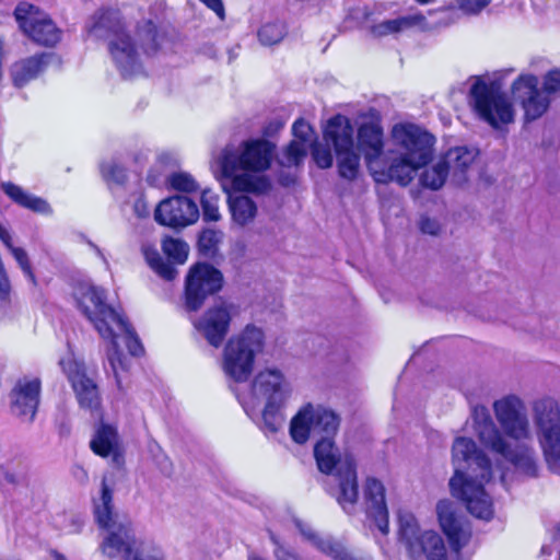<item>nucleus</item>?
<instances>
[{
    "label": "nucleus",
    "mask_w": 560,
    "mask_h": 560,
    "mask_svg": "<svg viewBox=\"0 0 560 560\" xmlns=\"http://www.w3.org/2000/svg\"><path fill=\"white\" fill-rule=\"evenodd\" d=\"M494 423L483 405L471 408L470 418L480 444L526 478H537L539 462L534 446L533 431L525 402L516 395H508L493 402Z\"/></svg>",
    "instance_id": "f257e3e1"
},
{
    "label": "nucleus",
    "mask_w": 560,
    "mask_h": 560,
    "mask_svg": "<svg viewBox=\"0 0 560 560\" xmlns=\"http://www.w3.org/2000/svg\"><path fill=\"white\" fill-rule=\"evenodd\" d=\"M454 476L450 479L451 492L460 499L468 512L477 518L490 520L493 505L485 485L492 478L489 456L469 438L455 439L452 447Z\"/></svg>",
    "instance_id": "f03ea898"
},
{
    "label": "nucleus",
    "mask_w": 560,
    "mask_h": 560,
    "mask_svg": "<svg viewBox=\"0 0 560 560\" xmlns=\"http://www.w3.org/2000/svg\"><path fill=\"white\" fill-rule=\"evenodd\" d=\"M275 145L267 140H249L241 145H226L220 158L222 187L228 191L226 182L231 189L238 192H250L262 196L271 190V182L266 175L248 173L237 174L240 171L261 172L270 166Z\"/></svg>",
    "instance_id": "7ed1b4c3"
},
{
    "label": "nucleus",
    "mask_w": 560,
    "mask_h": 560,
    "mask_svg": "<svg viewBox=\"0 0 560 560\" xmlns=\"http://www.w3.org/2000/svg\"><path fill=\"white\" fill-rule=\"evenodd\" d=\"M392 137L399 148V155L392 158L388 165L383 160L371 171V175L376 183L396 182L407 186L416 172L431 161L435 139L412 124L394 126Z\"/></svg>",
    "instance_id": "20e7f679"
},
{
    "label": "nucleus",
    "mask_w": 560,
    "mask_h": 560,
    "mask_svg": "<svg viewBox=\"0 0 560 560\" xmlns=\"http://www.w3.org/2000/svg\"><path fill=\"white\" fill-rule=\"evenodd\" d=\"M113 489L103 478L101 495L94 500V515L97 524L108 530L101 549L110 558L120 560H165L162 548L150 540L138 539L129 524L117 523L114 515Z\"/></svg>",
    "instance_id": "39448f33"
},
{
    "label": "nucleus",
    "mask_w": 560,
    "mask_h": 560,
    "mask_svg": "<svg viewBox=\"0 0 560 560\" xmlns=\"http://www.w3.org/2000/svg\"><path fill=\"white\" fill-rule=\"evenodd\" d=\"M314 457L319 471L331 476L327 492L346 513L351 514L359 498L354 459L348 454L342 456L329 436H322L316 442Z\"/></svg>",
    "instance_id": "423d86ee"
},
{
    "label": "nucleus",
    "mask_w": 560,
    "mask_h": 560,
    "mask_svg": "<svg viewBox=\"0 0 560 560\" xmlns=\"http://www.w3.org/2000/svg\"><path fill=\"white\" fill-rule=\"evenodd\" d=\"M72 295L81 313L93 324L100 336L109 341L106 350L107 362L116 370L117 362L121 364V358L117 353L112 322L119 313L106 302L105 291L89 281L78 282L73 287Z\"/></svg>",
    "instance_id": "0eeeda50"
},
{
    "label": "nucleus",
    "mask_w": 560,
    "mask_h": 560,
    "mask_svg": "<svg viewBox=\"0 0 560 560\" xmlns=\"http://www.w3.org/2000/svg\"><path fill=\"white\" fill-rule=\"evenodd\" d=\"M535 433L547 469L560 477V406L550 397L532 406Z\"/></svg>",
    "instance_id": "6e6552de"
},
{
    "label": "nucleus",
    "mask_w": 560,
    "mask_h": 560,
    "mask_svg": "<svg viewBox=\"0 0 560 560\" xmlns=\"http://www.w3.org/2000/svg\"><path fill=\"white\" fill-rule=\"evenodd\" d=\"M264 332L254 326H246L236 337L231 338L223 352V371L235 382H245L253 372L257 353L262 350Z\"/></svg>",
    "instance_id": "1a4fd4ad"
},
{
    "label": "nucleus",
    "mask_w": 560,
    "mask_h": 560,
    "mask_svg": "<svg viewBox=\"0 0 560 560\" xmlns=\"http://www.w3.org/2000/svg\"><path fill=\"white\" fill-rule=\"evenodd\" d=\"M470 104L478 117L493 128L513 120V108L499 88L478 80L470 89Z\"/></svg>",
    "instance_id": "9d476101"
},
{
    "label": "nucleus",
    "mask_w": 560,
    "mask_h": 560,
    "mask_svg": "<svg viewBox=\"0 0 560 560\" xmlns=\"http://www.w3.org/2000/svg\"><path fill=\"white\" fill-rule=\"evenodd\" d=\"M290 396V388L282 372L278 369H265L253 380L248 396H240L245 412L252 416L258 405L267 402H285Z\"/></svg>",
    "instance_id": "9b49d317"
},
{
    "label": "nucleus",
    "mask_w": 560,
    "mask_h": 560,
    "mask_svg": "<svg viewBox=\"0 0 560 560\" xmlns=\"http://www.w3.org/2000/svg\"><path fill=\"white\" fill-rule=\"evenodd\" d=\"M223 285L222 272L206 262L194 265L186 277L185 307L187 311H198L207 298L215 294Z\"/></svg>",
    "instance_id": "f8f14e48"
},
{
    "label": "nucleus",
    "mask_w": 560,
    "mask_h": 560,
    "mask_svg": "<svg viewBox=\"0 0 560 560\" xmlns=\"http://www.w3.org/2000/svg\"><path fill=\"white\" fill-rule=\"evenodd\" d=\"M14 16L23 33L39 45L54 46L61 38V31L48 14L31 3H19Z\"/></svg>",
    "instance_id": "ddd939ff"
},
{
    "label": "nucleus",
    "mask_w": 560,
    "mask_h": 560,
    "mask_svg": "<svg viewBox=\"0 0 560 560\" xmlns=\"http://www.w3.org/2000/svg\"><path fill=\"white\" fill-rule=\"evenodd\" d=\"M515 101L522 104L526 120L541 117L550 105V98L544 90L538 89V78L534 74L520 75L512 85Z\"/></svg>",
    "instance_id": "4468645a"
},
{
    "label": "nucleus",
    "mask_w": 560,
    "mask_h": 560,
    "mask_svg": "<svg viewBox=\"0 0 560 560\" xmlns=\"http://www.w3.org/2000/svg\"><path fill=\"white\" fill-rule=\"evenodd\" d=\"M59 364L72 385L80 407L97 410L101 406L100 392L95 382L86 375L84 365L71 358L61 359Z\"/></svg>",
    "instance_id": "2eb2a0df"
},
{
    "label": "nucleus",
    "mask_w": 560,
    "mask_h": 560,
    "mask_svg": "<svg viewBox=\"0 0 560 560\" xmlns=\"http://www.w3.org/2000/svg\"><path fill=\"white\" fill-rule=\"evenodd\" d=\"M154 218L162 225L185 228L199 218L196 202L185 196H174L164 199L155 209Z\"/></svg>",
    "instance_id": "dca6fc26"
},
{
    "label": "nucleus",
    "mask_w": 560,
    "mask_h": 560,
    "mask_svg": "<svg viewBox=\"0 0 560 560\" xmlns=\"http://www.w3.org/2000/svg\"><path fill=\"white\" fill-rule=\"evenodd\" d=\"M232 305L219 303L209 307L194 323L196 330L214 348H219L230 330Z\"/></svg>",
    "instance_id": "f3484780"
},
{
    "label": "nucleus",
    "mask_w": 560,
    "mask_h": 560,
    "mask_svg": "<svg viewBox=\"0 0 560 560\" xmlns=\"http://www.w3.org/2000/svg\"><path fill=\"white\" fill-rule=\"evenodd\" d=\"M40 393V381L38 378L18 381L11 392L12 413L28 422L35 418Z\"/></svg>",
    "instance_id": "a211bd4d"
},
{
    "label": "nucleus",
    "mask_w": 560,
    "mask_h": 560,
    "mask_svg": "<svg viewBox=\"0 0 560 560\" xmlns=\"http://www.w3.org/2000/svg\"><path fill=\"white\" fill-rule=\"evenodd\" d=\"M108 50L122 78L130 79L142 72L138 52L127 33L112 38L108 43Z\"/></svg>",
    "instance_id": "6ab92c4d"
},
{
    "label": "nucleus",
    "mask_w": 560,
    "mask_h": 560,
    "mask_svg": "<svg viewBox=\"0 0 560 560\" xmlns=\"http://www.w3.org/2000/svg\"><path fill=\"white\" fill-rule=\"evenodd\" d=\"M436 514L441 528L446 535L452 550L459 553L471 537L469 526L456 517L453 505L447 500H441L438 502Z\"/></svg>",
    "instance_id": "aec40b11"
},
{
    "label": "nucleus",
    "mask_w": 560,
    "mask_h": 560,
    "mask_svg": "<svg viewBox=\"0 0 560 560\" xmlns=\"http://www.w3.org/2000/svg\"><path fill=\"white\" fill-rule=\"evenodd\" d=\"M112 325L115 328L114 340H115V343H116L117 353L121 358V364H119L117 362V364H116L117 369L116 370H114V368L109 363H108V365H109V368H110V370H112V372L114 374L117 387L119 389H121V376H120V373L127 371L128 360L119 350V346H118V341H117L118 338H122L124 339L129 353L131 355H133V357H138V355L142 354L143 353V347H142V343H141L139 337L137 336L135 329L130 326V324L128 323L127 318H125L124 315H121L119 313L117 318H115V320L112 322Z\"/></svg>",
    "instance_id": "412c9836"
},
{
    "label": "nucleus",
    "mask_w": 560,
    "mask_h": 560,
    "mask_svg": "<svg viewBox=\"0 0 560 560\" xmlns=\"http://www.w3.org/2000/svg\"><path fill=\"white\" fill-rule=\"evenodd\" d=\"M293 139L277 156L278 163L283 167L299 166L307 154V147L312 142V127L304 119H298L292 127Z\"/></svg>",
    "instance_id": "4be33fe9"
},
{
    "label": "nucleus",
    "mask_w": 560,
    "mask_h": 560,
    "mask_svg": "<svg viewBox=\"0 0 560 560\" xmlns=\"http://www.w3.org/2000/svg\"><path fill=\"white\" fill-rule=\"evenodd\" d=\"M365 511L382 534L388 533V510L385 501V487L375 478H368L364 486Z\"/></svg>",
    "instance_id": "5701e85b"
},
{
    "label": "nucleus",
    "mask_w": 560,
    "mask_h": 560,
    "mask_svg": "<svg viewBox=\"0 0 560 560\" xmlns=\"http://www.w3.org/2000/svg\"><path fill=\"white\" fill-rule=\"evenodd\" d=\"M294 524L300 530L301 535L315 546L323 553L331 557L335 560H372L368 555H358L349 551L341 542H338L329 537H320L311 525L295 520Z\"/></svg>",
    "instance_id": "b1692460"
},
{
    "label": "nucleus",
    "mask_w": 560,
    "mask_h": 560,
    "mask_svg": "<svg viewBox=\"0 0 560 560\" xmlns=\"http://www.w3.org/2000/svg\"><path fill=\"white\" fill-rule=\"evenodd\" d=\"M358 150L363 154L371 172L384 160L383 130L380 126L365 122L358 129Z\"/></svg>",
    "instance_id": "393cba45"
},
{
    "label": "nucleus",
    "mask_w": 560,
    "mask_h": 560,
    "mask_svg": "<svg viewBox=\"0 0 560 560\" xmlns=\"http://www.w3.org/2000/svg\"><path fill=\"white\" fill-rule=\"evenodd\" d=\"M88 32L95 38L108 39V42L112 38H116L120 34L125 33L120 12L112 9L98 10L91 18V22L88 25Z\"/></svg>",
    "instance_id": "a878e982"
},
{
    "label": "nucleus",
    "mask_w": 560,
    "mask_h": 560,
    "mask_svg": "<svg viewBox=\"0 0 560 560\" xmlns=\"http://www.w3.org/2000/svg\"><path fill=\"white\" fill-rule=\"evenodd\" d=\"M353 126L351 120L341 114L329 118L323 130V138L327 144L332 145L334 151L354 145Z\"/></svg>",
    "instance_id": "bb28decb"
},
{
    "label": "nucleus",
    "mask_w": 560,
    "mask_h": 560,
    "mask_svg": "<svg viewBox=\"0 0 560 560\" xmlns=\"http://www.w3.org/2000/svg\"><path fill=\"white\" fill-rule=\"evenodd\" d=\"M52 58V54L43 52L14 62L10 69L13 84L16 88L24 86L31 80L37 78L46 69Z\"/></svg>",
    "instance_id": "cd10ccee"
},
{
    "label": "nucleus",
    "mask_w": 560,
    "mask_h": 560,
    "mask_svg": "<svg viewBox=\"0 0 560 560\" xmlns=\"http://www.w3.org/2000/svg\"><path fill=\"white\" fill-rule=\"evenodd\" d=\"M477 156L475 149L467 147H456L450 149L441 159L447 168L452 180L456 185H462L467 180V171Z\"/></svg>",
    "instance_id": "c85d7f7f"
},
{
    "label": "nucleus",
    "mask_w": 560,
    "mask_h": 560,
    "mask_svg": "<svg viewBox=\"0 0 560 560\" xmlns=\"http://www.w3.org/2000/svg\"><path fill=\"white\" fill-rule=\"evenodd\" d=\"M117 431L108 424H101L93 439L90 442L91 450L98 456L107 457L112 455L113 463L119 467L122 465V457L117 450Z\"/></svg>",
    "instance_id": "c756f323"
},
{
    "label": "nucleus",
    "mask_w": 560,
    "mask_h": 560,
    "mask_svg": "<svg viewBox=\"0 0 560 560\" xmlns=\"http://www.w3.org/2000/svg\"><path fill=\"white\" fill-rule=\"evenodd\" d=\"M410 555L415 559L424 556L427 560H447L444 540L433 530L422 533V539L411 549Z\"/></svg>",
    "instance_id": "7c9ffc66"
},
{
    "label": "nucleus",
    "mask_w": 560,
    "mask_h": 560,
    "mask_svg": "<svg viewBox=\"0 0 560 560\" xmlns=\"http://www.w3.org/2000/svg\"><path fill=\"white\" fill-rule=\"evenodd\" d=\"M419 25L423 30H431L433 26H429L425 21V16L422 14H415L408 16H401L393 20H386L378 24L371 26V34L375 37H384L390 34L399 33L411 26Z\"/></svg>",
    "instance_id": "2f4dec72"
},
{
    "label": "nucleus",
    "mask_w": 560,
    "mask_h": 560,
    "mask_svg": "<svg viewBox=\"0 0 560 560\" xmlns=\"http://www.w3.org/2000/svg\"><path fill=\"white\" fill-rule=\"evenodd\" d=\"M3 192L19 206L38 213H50L49 203L43 198L26 192L22 187L11 183H1Z\"/></svg>",
    "instance_id": "473e14b6"
},
{
    "label": "nucleus",
    "mask_w": 560,
    "mask_h": 560,
    "mask_svg": "<svg viewBox=\"0 0 560 560\" xmlns=\"http://www.w3.org/2000/svg\"><path fill=\"white\" fill-rule=\"evenodd\" d=\"M310 415L313 425V438L329 436L330 439L337 433L339 428V417L329 409L324 407H312L308 405Z\"/></svg>",
    "instance_id": "72a5a7b5"
},
{
    "label": "nucleus",
    "mask_w": 560,
    "mask_h": 560,
    "mask_svg": "<svg viewBox=\"0 0 560 560\" xmlns=\"http://www.w3.org/2000/svg\"><path fill=\"white\" fill-rule=\"evenodd\" d=\"M228 203L232 220L238 226L244 228L250 224L257 215L256 202L246 195H230Z\"/></svg>",
    "instance_id": "f704fd0d"
},
{
    "label": "nucleus",
    "mask_w": 560,
    "mask_h": 560,
    "mask_svg": "<svg viewBox=\"0 0 560 560\" xmlns=\"http://www.w3.org/2000/svg\"><path fill=\"white\" fill-rule=\"evenodd\" d=\"M141 252L144 256L148 265L164 280L172 281L174 280L178 271L176 267L170 261H165L160 255L158 248L150 244L143 243L141 245Z\"/></svg>",
    "instance_id": "c9c22d12"
},
{
    "label": "nucleus",
    "mask_w": 560,
    "mask_h": 560,
    "mask_svg": "<svg viewBox=\"0 0 560 560\" xmlns=\"http://www.w3.org/2000/svg\"><path fill=\"white\" fill-rule=\"evenodd\" d=\"M339 175L348 180L357 178L360 168V154L354 145L335 151Z\"/></svg>",
    "instance_id": "e433bc0d"
},
{
    "label": "nucleus",
    "mask_w": 560,
    "mask_h": 560,
    "mask_svg": "<svg viewBox=\"0 0 560 560\" xmlns=\"http://www.w3.org/2000/svg\"><path fill=\"white\" fill-rule=\"evenodd\" d=\"M399 537L405 542L409 552L422 539L416 517L409 512L398 513Z\"/></svg>",
    "instance_id": "4c0bfd02"
},
{
    "label": "nucleus",
    "mask_w": 560,
    "mask_h": 560,
    "mask_svg": "<svg viewBox=\"0 0 560 560\" xmlns=\"http://www.w3.org/2000/svg\"><path fill=\"white\" fill-rule=\"evenodd\" d=\"M310 418V408L306 406L291 420L290 434L294 442L304 444L310 436H313V425Z\"/></svg>",
    "instance_id": "58836bf2"
},
{
    "label": "nucleus",
    "mask_w": 560,
    "mask_h": 560,
    "mask_svg": "<svg viewBox=\"0 0 560 560\" xmlns=\"http://www.w3.org/2000/svg\"><path fill=\"white\" fill-rule=\"evenodd\" d=\"M223 240L220 230L205 229L198 237V250L206 258H213L219 252V245Z\"/></svg>",
    "instance_id": "ea45409f"
},
{
    "label": "nucleus",
    "mask_w": 560,
    "mask_h": 560,
    "mask_svg": "<svg viewBox=\"0 0 560 560\" xmlns=\"http://www.w3.org/2000/svg\"><path fill=\"white\" fill-rule=\"evenodd\" d=\"M284 402H267L262 409V428L266 432L276 433L283 424L281 408Z\"/></svg>",
    "instance_id": "a19ab883"
},
{
    "label": "nucleus",
    "mask_w": 560,
    "mask_h": 560,
    "mask_svg": "<svg viewBox=\"0 0 560 560\" xmlns=\"http://www.w3.org/2000/svg\"><path fill=\"white\" fill-rule=\"evenodd\" d=\"M447 176H450V173L440 160L435 165L422 173L420 180L424 187L438 190L444 185Z\"/></svg>",
    "instance_id": "79ce46f5"
},
{
    "label": "nucleus",
    "mask_w": 560,
    "mask_h": 560,
    "mask_svg": "<svg viewBox=\"0 0 560 560\" xmlns=\"http://www.w3.org/2000/svg\"><path fill=\"white\" fill-rule=\"evenodd\" d=\"M287 34V27L282 22L267 23L258 31L259 42L265 46L280 43Z\"/></svg>",
    "instance_id": "37998d69"
},
{
    "label": "nucleus",
    "mask_w": 560,
    "mask_h": 560,
    "mask_svg": "<svg viewBox=\"0 0 560 560\" xmlns=\"http://www.w3.org/2000/svg\"><path fill=\"white\" fill-rule=\"evenodd\" d=\"M162 249L167 258L172 259L176 264H184L189 253L187 243L172 237L163 241Z\"/></svg>",
    "instance_id": "c03bdc74"
},
{
    "label": "nucleus",
    "mask_w": 560,
    "mask_h": 560,
    "mask_svg": "<svg viewBox=\"0 0 560 560\" xmlns=\"http://www.w3.org/2000/svg\"><path fill=\"white\" fill-rule=\"evenodd\" d=\"M100 168L102 177L108 184L122 185L127 180L126 168L115 160L102 162Z\"/></svg>",
    "instance_id": "a18cd8bd"
},
{
    "label": "nucleus",
    "mask_w": 560,
    "mask_h": 560,
    "mask_svg": "<svg viewBox=\"0 0 560 560\" xmlns=\"http://www.w3.org/2000/svg\"><path fill=\"white\" fill-rule=\"evenodd\" d=\"M202 218L205 221H219V196L210 189L202 190L201 194Z\"/></svg>",
    "instance_id": "49530a36"
},
{
    "label": "nucleus",
    "mask_w": 560,
    "mask_h": 560,
    "mask_svg": "<svg viewBox=\"0 0 560 560\" xmlns=\"http://www.w3.org/2000/svg\"><path fill=\"white\" fill-rule=\"evenodd\" d=\"M24 276L34 284H37L36 277L33 272L32 265L26 250L22 247H15L13 244L8 247Z\"/></svg>",
    "instance_id": "de8ad7c7"
},
{
    "label": "nucleus",
    "mask_w": 560,
    "mask_h": 560,
    "mask_svg": "<svg viewBox=\"0 0 560 560\" xmlns=\"http://www.w3.org/2000/svg\"><path fill=\"white\" fill-rule=\"evenodd\" d=\"M269 538L273 545L276 560H303L290 546L284 544L277 535L269 532Z\"/></svg>",
    "instance_id": "09e8293b"
},
{
    "label": "nucleus",
    "mask_w": 560,
    "mask_h": 560,
    "mask_svg": "<svg viewBox=\"0 0 560 560\" xmlns=\"http://www.w3.org/2000/svg\"><path fill=\"white\" fill-rule=\"evenodd\" d=\"M490 3L491 0H453L451 8H456L466 15H477Z\"/></svg>",
    "instance_id": "8fccbe9b"
},
{
    "label": "nucleus",
    "mask_w": 560,
    "mask_h": 560,
    "mask_svg": "<svg viewBox=\"0 0 560 560\" xmlns=\"http://www.w3.org/2000/svg\"><path fill=\"white\" fill-rule=\"evenodd\" d=\"M312 156L320 168H328L332 165L334 159L331 151L328 147H324L319 142H312L311 144Z\"/></svg>",
    "instance_id": "3c124183"
},
{
    "label": "nucleus",
    "mask_w": 560,
    "mask_h": 560,
    "mask_svg": "<svg viewBox=\"0 0 560 560\" xmlns=\"http://www.w3.org/2000/svg\"><path fill=\"white\" fill-rule=\"evenodd\" d=\"M171 186L179 191H195L198 186L194 177L187 173H175L168 179Z\"/></svg>",
    "instance_id": "603ef678"
},
{
    "label": "nucleus",
    "mask_w": 560,
    "mask_h": 560,
    "mask_svg": "<svg viewBox=\"0 0 560 560\" xmlns=\"http://www.w3.org/2000/svg\"><path fill=\"white\" fill-rule=\"evenodd\" d=\"M145 38H142V47L147 54H153L159 48L158 32L151 21L145 22L143 26Z\"/></svg>",
    "instance_id": "864d4df0"
},
{
    "label": "nucleus",
    "mask_w": 560,
    "mask_h": 560,
    "mask_svg": "<svg viewBox=\"0 0 560 560\" xmlns=\"http://www.w3.org/2000/svg\"><path fill=\"white\" fill-rule=\"evenodd\" d=\"M542 90L547 94L560 92V69H553L546 73Z\"/></svg>",
    "instance_id": "5fc2aeb1"
},
{
    "label": "nucleus",
    "mask_w": 560,
    "mask_h": 560,
    "mask_svg": "<svg viewBox=\"0 0 560 560\" xmlns=\"http://www.w3.org/2000/svg\"><path fill=\"white\" fill-rule=\"evenodd\" d=\"M11 294V282L5 268H0V302H9Z\"/></svg>",
    "instance_id": "6e6d98bb"
},
{
    "label": "nucleus",
    "mask_w": 560,
    "mask_h": 560,
    "mask_svg": "<svg viewBox=\"0 0 560 560\" xmlns=\"http://www.w3.org/2000/svg\"><path fill=\"white\" fill-rule=\"evenodd\" d=\"M420 229L423 233L434 235L436 234L439 226L434 220L422 218L420 222Z\"/></svg>",
    "instance_id": "4d7b16f0"
},
{
    "label": "nucleus",
    "mask_w": 560,
    "mask_h": 560,
    "mask_svg": "<svg viewBox=\"0 0 560 560\" xmlns=\"http://www.w3.org/2000/svg\"><path fill=\"white\" fill-rule=\"evenodd\" d=\"M203 2L209 9L217 13V15L223 20L224 19V7L221 0H200Z\"/></svg>",
    "instance_id": "13d9d810"
},
{
    "label": "nucleus",
    "mask_w": 560,
    "mask_h": 560,
    "mask_svg": "<svg viewBox=\"0 0 560 560\" xmlns=\"http://www.w3.org/2000/svg\"><path fill=\"white\" fill-rule=\"evenodd\" d=\"M133 211L139 218H145L150 213L147 202L141 197L135 201Z\"/></svg>",
    "instance_id": "bf43d9fd"
},
{
    "label": "nucleus",
    "mask_w": 560,
    "mask_h": 560,
    "mask_svg": "<svg viewBox=\"0 0 560 560\" xmlns=\"http://www.w3.org/2000/svg\"><path fill=\"white\" fill-rule=\"evenodd\" d=\"M436 13L441 14L439 21L434 24V27L438 26H447L452 23L451 13L448 10H439Z\"/></svg>",
    "instance_id": "052dcab7"
},
{
    "label": "nucleus",
    "mask_w": 560,
    "mask_h": 560,
    "mask_svg": "<svg viewBox=\"0 0 560 560\" xmlns=\"http://www.w3.org/2000/svg\"><path fill=\"white\" fill-rule=\"evenodd\" d=\"M0 475L3 477V479L10 483V485H16L19 483V477L14 474L5 469L4 467H0Z\"/></svg>",
    "instance_id": "680f3d73"
},
{
    "label": "nucleus",
    "mask_w": 560,
    "mask_h": 560,
    "mask_svg": "<svg viewBox=\"0 0 560 560\" xmlns=\"http://www.w3.org/2000/svg\"><path fill=\"white\" fill-rule=\"evenodd\" d=\"M159 468L166 476H170L173 471V465L166 456H162L159 460Z\"/></svg>",
    "instance_id": "e2e57ef3"
},
{
    "label": "nucleus",
    "mask_w": 560,
    "mask_h": 560,
    "mask_svg": "<svg viewBox=\"0 0 560 560\" xmlns=\"http://www.w3.org/2000/svg\"><path fill=\"white\" fill-rule=\"evenodd\" d=\"M73 475L81 483H85L89 479L86 470L79 465L73 467Z\"/></svg>",
    "instance_id": "0e129e2a"
},
{
    "label": "nucleus",
    "mask_w": 560,
    "mask_h": 560,
    "mask_svg": "<svg viewBox=\"0 0 560 560\" xmlns=\"http://www.w3.org/2000/svg\"><path fill=\"white\" fill-rule=\"evenodd\" d=\"M0 241L4 244V246L7 248L11 247V245H12V236H11L10 232L1 224H0Z\"/></svg>",
    "instance_id": "69168bd1"
},
{
    "label": "nucleus",
    "mask_w": 560,
    "mask_h": 560,
    "mask_svg": "<svg viewBox=\"0 0 560 560\" xmlns=\"http://www.w3.org/2000/svg\"><path fill=\"white\" fill-rule=\"evenodd\" d=\"M52 557L55 560H67L66 557L58 551H54Z\"/></svg>",
    "instance_id": "338daca9"
},
{
    "label": "nucleus",
    "mask_w": 560,
    "mask_h": 560,
    "mask_svg": "<svg viewBox=\"0 0 560 560\" xmlns=\"http://www.w3.org/2000/svg\"><path fill=\"white\" fill-rule=\"evenodd\" d=\"M248 560H266V559H264V558L259 557L258 555H256V553H254V552H250V553L248 555Z\"/></svg>",
    "instance_id": "774afa93"
}]
</instances>
